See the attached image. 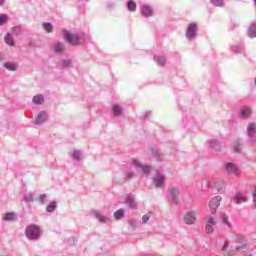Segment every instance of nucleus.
Masks as SVG:
<instances>
[{"label": "nucleus", "instance_id": "nucleus-1", "mask_svg": "<svg viewBox=\"0 0 256 256\" xmlns=\"http://www.w3.org/2000/svg\"><path fill=\"white\" fill-rule=\"evenodd\" d=\"M222 201L221 195H216L212 197L209 201V209L211 211V215L205 217V230L207 233H214V227L217 225L219 219L216 215L217 209Z\"/></svg>", "mask_w": 256, "mask_h": 256}, {"label": "nucleus", "instance_id": "nucleus-2", "mask_svg": "<svg viewBox=\"0 0 256 256\" xmlns=\"http://www.w3.org/2000/svg\"><path fill=\"white\" fill-rule=\"evenodd\" d=\"M229 255L251 256L243 235L237 237L236 245L229 251Z\"/></svg>", "mask_w": 256, "mask_h": 256}, {"label": "nucleus", "instance_id": "nucleus-3", "mask_svg": "<svg viewBox=\"0 0 256 256\" xmlns=\"http://www.w3.org/2000/svg\"><path fill=\"white\" fill-rule=\"evenodd\" d=\"M140 169L142 170V173L148 175V173L151 171V166H143L140 164V162H138V160H132L130 170L125 173L126 178L131 179V177L135 175L136 171H140Z\"/></svg>", "mask_w": 256, "mask_h": 256}, {"label": "nucleus", "instance_id": "nucleus-4", "mask_svg": "<svg viewBox=\"0 0 256 256\" xmlns=\"http://www.w3.org/2000/svg\"><path fill=\"white\" fill-rule=\"evenodd\" d=\"M25 235L27 239L35 240L39 239L41 235V230L39 225H36L35 223H31L30 225H27L25 228Z\"/></svg>", "mask_w": 256, "mask_h": 256}, {"label": "nucleus", "instance_id": "nucleus-5", "mask_svg": "<svg viewBox=\"0 0 256 256\" xmlns=\"http://www.w3.org/2000/svg\"><path fill=\"white\" fill-rule=\"evenodd\" d=\"M63 37L69 42V44H80L85 40V34L79 36V34H73L70 30H63Z\"/></svg>", "mask_w": 256, "mask_h": 256}, {"label": "nucleus", "instance_id": "nucleus-6", "mask_svg": "<svg viewBox=\"0 0 256 256\" xmlns=\"http://www.w3.org/2000/svg\"><path fill=\"white\" fill-rule=\"evenodd\" d=\"M199 215V211L197 209H190V211H186L184 214V222L187 225H193L197 221V216Z\"/></svg>", "mask_w": 256, "mask_h": 256}, {"label": "nucleus", "instance_id": "nucleus-7", "mask_svg": "<svg viewBox=\"0 0 256 256\" xmlns=\"http://www.w3.org/2000/svg\"><path fill=\"white\" fill-rule=\"evenodd\" d=\"M246 132H247V136L251 146H255L256 145V123L250 122V124H248L247 126Z\"/></svg>", "mask_w": 256, "mask_h": 256}, {"label": "nucleus", "instance_id": "nucleus-8", "mask_svg": "<svg viewBox=\"0 0 256 256\" xmlns=\"http://www.w3.org/2000/svg\"><path fill=\"white\" fill-rule=\"evenodd\" d=\"M168 199L171 203H174L175 205H178L180 203V189L179 187H170L169 188V195Z\"/></svg>", "mask_w": 256, "mask_h": 256}, {"label": "nucleus", "instance_id": "nucleus-9", "mask_svg": "<svg viewBox=\"0 0 256 256\" xmlns=\"http://www.w3.org/2000/svg\"><path fill=\"white\" fill-rule=\"evenodd\" d=\"M184 128L192 132H197L199 130V124L195 121V118H184L183 119Z\"/></svg>", "mask_w": 256, "mask_h": 256}, {"label": "nucleus", "instance_id": "nucleus-10", "mask_svg": "<svg viewBox=\"0 0 256 256\" xmlns=\"http://www.w3.org/2000/svg\"><path fill=\"white\" fill-rule=\"evenodd\" d=\"M197 31H198V24L197 22H190V24H188L187 26V30H186V37L188 39H193L197 37Z\"/></svg>", "mask_w": 256, "mask_h": 256}, {"label": "nucleus", "instance_id": "nucleus-11", "mask_svg": "<svg viewBox=\"0 0 256 256\" xmlns=\"http://www.w3.org/2000/svg\"><path fill=\"white\" fill-rule=\"evenodd\" d=\"M153 181L156 187H164L166 184V178L162 172H156Z\"/></svg>", "mask_w": 256, "mask_h": 256}, {"label": "nucleus", "instance_id": "nucleus-12", "mask_svg": "<svg viewBox=\"0 0 256 256\" xmlns=\"http://www.w3.org/2000/svg\"><path fill=\"white\" fill-rule=\"evenodd\" d=\"M125 203L130 207L131 209H137L138 203L134 197V195H126L125 197Z\"/></svg>", "mask_w": 256, "mask_h": 256}, {"label": "nucleus", "instance_id": "nucleus-13", "mask_svg": "<svg viewBox=\"0 0 256 256\" xmlns=\"http://www.w3.org/2000/svg\"><path fill=\"white\" fill-rule=\"evenodd\" d=\"M51 50H53V52L56 54H62V52L65 50L64 42H54L51 46Z\"/></svg>", "mask_w": 256, "mask_h": 256}, {"label": "nucleus", "instance_id": "nucleus-14", "mask_svg": "<svg viewBox=\"0 0 256 256\" xmlns=\"http://www.w3.org/2000/svg\"><path fill=\"white\" fill-rule=\"evenodd\" d=\"M226 171L228 172V175H240L241 173L239 168L232 163L226 164Z\"/></svg>", "mask_w": 256, "mask_h": 256}, {"label": "nucleus", "instance_id": "nucleus-15", "mask_svg": "<svg viewBox=\"0 0 256 256\" xmlns=\"http://www.w3.org/2000/svg\"><path fill=\"white\" fill-rule=\"evenodd\" d=\"M213 187H214L215 189H217V191H218L219 193H224L225 187H226L225 181H223V179H216V180L214 181Z\"/></svg>", "mask_w": 256, "mask_h": 256}, {"label": "nucleus", "instance_id": "nucleus-16", "mask_svg": "<svg viewBox=\"0 0 256 256\" xmlns=\"http://www.w3.org/2000/svg\"><path fill=\"white\" fill-rule=\"evenodd\" d=\"M141 14L143 15V17H152L154 14V11L152 7H150L149 5H142Z\"/></svg>", "mask_w": 256, "mask_h": 256}, {"label": "nucleus", "instance_id": "nucleus-17", "mask_svg": "<svg viewBox=\"0 0 256 256\" xmlns=\"http://www.w3.org/2000/svg\"><path fill=\"white\" fill-rule=\"evenodd\" d=\"M248 37L255 38L256 37V22H252L247 29Z\"/></svg>", "mask_w": 256, "mask_h": 256}, {"label": "nucleus", "instance_id": "nucleus-18", "mask_svg": "<svg viewBox=\"0 0 256 256\" xmlns=\"http://www.w3.org/2000/svg\"><path fill=\"white\" fill-rule=\"evenodd\" d=\"M94 216L96 219H98V221H101L102 223H106L108 221L107 215H104L102 211H94Z\"/></svg>", "mask_w": 256, "mask_h": 256}, {"label": "nucleus", "instance_id": "nucleus-19", "mask_svg": "<svg viewBox=\"0 0 256 256\" xmlns=\"http://www.w3.org/2000/svg\"><path fill=\"white\" fill-rule=\"evenodd\" d=\"M47 120V112H40L36 118V125L43 124Z\"/></svg>", "mask_w": 256, "mask_h": 256}, {"label": "nucleus", "instance_id": "nucleus-20", "mask_svg": "<svg viewBox=\"0 0 256 256\" xmlns=\"http://www.w3.org/2000/svg\"><path fill=\"white\" fill-rule=\"evenodd\" d=\"M154 61L158 64V66H165L167 60L165 56L154 55Z\"/></svg>", "mask_w": 256, "mask_h": 256}, {"label": "nucleus", "instance_id": "nucleus-21", "mask_svg": "<svg viewBox=\"0 0 256 256\" xmlns=\"http://www.w3.org/2000/svg\"><path fill=\"white\" fill-rule=\"evenodd\" d=\"M33 104H44L45 98L43 94H36L32 99Z\"/></svg>", "mask_w": 256, "mask_h": 256}, {"label": "nucleus", "instance_id": "nucleus-22", "mask_svg": "<svg viewBox=\"0 0 256 256\" xmlns=\"http://www.w3.org/2000/svg\"><path fill=\"white\" fill-rule=\"evenodd\" d=\"M210 148H212V150L220 152V150L222 148V144H220V142L218 140H211Z\"/></svg>", "mask_w": 256, "mask_h": 256}, {"label": "nucleus", "instance_id": "nucleus-23", "mask_svg": "<svg viewBox=\"0 0 256 256\" xmlns=\"http://www.w3.org/2000/svg\"><path fill=\"white\" fill-rule=\"evenodd\" d=\"M18 215L14 212L5 213L3 219L4 221H15L17 219Z\"/></svg>", "mask_w": 256, "mask_h": 256}, {"label": "nucleus", "instance_id": "nucleus-24", "mask_svg": "<svg viewBox=\"0 0 256 256\" xmlns=\"http://www.w3.org/2000/svg\"><path fill=\"white\" fill-rule=\"evenodd\" d=\"M221 219L224 225H226L229 229H232V223L231 221H229V215H227L226 213H223L221 215Z\"/></svg>", "mask_w": 256, "mask_h": 256}, {"label": "nucleus", "instance_id": "nucleus-25", "mask_svg": "<svg viewBox=\"0 0 256 256\" xmlns=\"http://www.w3.org/2000/svg\"><path fill=\"white\" fill-rule=\"evenodd\" d=\"M247 201L245 195H242V193H236V195H234V202L237 204L243 203Z\"/></svg>", "mask_w": 256, "mask_h": 256}, {"label": "nucleus", "instance_id": "nucleus-26", "mask_svg": "<svg viewBox=\"0 0 256 256\" xmlns=\"http://www.w3.org/2000/svg\"><path fill=\"white\" fill-rule=\"evenodd\" d=\"M4 68H6V70L15 71L18 66L15 62H4Z\"/></svg>", "mask_w": 256, "mask_h": 256}, {"label": "nucleus", "instance_id": "nucleus-27", "mask_svg": "<svg viewBox=\"0 0 256 256\" xmlns=\"http://www.w3.org/2000/svg\"><path fill=\"white\" fill-rule=\"evenodd\" d=\"M43 29H44L47 33H53V31H54V26H53V24H51V22H43Z\"/></svg>", "mask_w": 256, "mask_h": 256}, {"label": "nucleus", "instance_id": "nucleus-28", "mask_svg": "<svg viewBox=\"0 0 256 256\" xmlns=\"http://www.w3.org/2000/svg\"><path fill=\"white\" fill-rule=\"evenodd\" d=\"M4 40H5L6 44H9L10 46H14V44H15L14 38H13L12 34H10V32H7V34L4 37Z\"/></svg>", "mask_w": 256, "mask_h": 256}, {"label": "nucleus", "instance_id": "nucleus-29", "mask_svg": "<svg viewBox=\"0 0 256 256\" xmlns=\"http://www.w3.org/2000/svg\"><path fill=\"white\" fill-rule=\"evenodd\" d=\"M151 154L154 156V158H157V160H162L163 158L161 151L158 148H152Z\"/></svg>", "mask_w": 256, "mask_h": 256}, {"label": "nucleus", "instance_id": "nucleus-30", "mask_svg": "<svg viewBox=\"0 0 256 256\" xmlns=\"http://www.w3.org/2000/svg\"><path fill=\"white\" fill-rule=\"evenodd\" d=\"M251 112V108H249L248 106H244L241 110V117L247 118L248 116H250Z\"/></svg>", "mask_w": 256, "mask_h": 256}, {"label": "nucleus", "instance_id": "nucleus-31", "mask_svg": "<svg viewBox=\"0 0 256 256\" xmlns=\"http://www.w3.org/2000/svg\"><path fill=\"white\" fill-rule=\"evenodd\" d=\"M70 156L73 160L79 161L82 158V152L80 150H74Z\"/></svg>", "mask_w": 256, "mask_h": 256}, {"label": "nucleus", "instance_id": "nucleus-32", "mask_svg": "<svg viewBox=\"0 0 256 256\" xmlns=\"http://www.w3.org/2000/svg\"><path fill=\"white\" fill-rule=\"evenodd\" d=\"M55 209H57V203L55 201H51V203L46 207V211H48V213H53Z\"/></svg>", "mask_w": 256, "mask_h": 256}, {"label": "nucleus", "instance_id": "nucleus-33", "mask_svg": "<svg viewBox=\"0 0 256 256\" xmlns=\"http://www.w3.org/2000/svg\"><path fill=\"white\" fill-rule=\"evenodd\" d=\"M124 216H125V211H124V209H118V210L115 211V213H114L115 219H123Z\"/></svg>", "mask_w": 256, "mask_h": 256}, {"label": "nucleus", "instance_id": "nucleus-34", "mask_svg": "<svg viewBox=\"0 0 256 256\" xmlns=\"http://www.w3.org/2000/svg\"><path fill=\"white\" fill-rule=\"evenodd\" d=\"M61 66L63 68H70L72 66V60H70L69 58H65L64 60H62Z\"/></svg>", "mask_w": 256, "mask_h": 256}, {"label": "nucleus", "instance_id": "nucleus-35", "mask_svg": "<svg viewBox=\"0 0 256 256\" xmlns=\"http://www.w3.org/2000/svg\"><path fill=\"white\" fill-rule=\"evenodd\" d=\"M113 112H114L115 116H119L120 114H122L123 108H121V106H119V104H115L113 106Z\"/></svg>", "mask_w": 256, "mask_h": 256}, {"label": "nucleus", "instance_id": "nucleus-36", "mask_svg": "<svg viewBox=\"0 0 256 256\" xmlns=\"http://www.w3.org/2000/svg\"><path fill=\"white\" fill-rule=\"evenodd\" d=\"M243 48H244L243 44H234L232 46V51L233 52H242Z\"/></svg>", "mask_w": 256, "mask_h": 256}, {"label": "nucleus", "instance_id": "nucleus-37", "mask_svg": "<svg viewBox=\"0 0 256 256\" xmlns=\"http://www.w3.org/2000/svg\"><path fill=\"white\" fill-rule=\"evenodd\" d=\"M137 9V4L135 1H128V10L129 11H136Z\"/></svg>", "mask_w": 256, "mask_h": 256}, {"label": "nucleus", "instance_id": "nucleus-38", "mask_svg": "<svg viewBox=\"0 0 256 256\" xmlns=\"http://www.w3.org/2000/svg\"><path fill=\"white\" fill-rule=\"evenodd\" d=\"M212 5H215V7H223L224 6V0H211Z\"/></svg>", "mask_w": 256, "mask_h": 256}, {"label": "nucleus", "instance_id": "nucleus-39", "mask_svg": "<svg viewBox=\"0 0 256 256\" xmlns=\"http://www.w3.org/2000/svg\"><path fill=\"white\" fill-rule=\"evenodd\" d=\"M39 201L40 203L45 204L47 201H49V199L45 193H41V195H39Z\"/></svg>", "mask_w": 256, "mask_h": 256}, {"label": "nucleus", "instance_id": "nucleus-40", "mask_svg": "<svg viewBox=\"0 0 256 256\" xmlns=\"http://www.w3.org/2000/svg\"><path fill=\"white\" fill-rule=\"evenodd\" d=\"M24 201H27V202L34 201L33 193H26L24 195Z\"/></svg>", "mask_w": 256, "mask_h": 256}, {"label": "nucleus", "instance_id": "nucleus-41", "mask_svg": "<svg viewBox=\"0 0 256 256\" xmlns=\"http://www.w3.org/2000/svg\"><path fill=\"white\" fill-rule=\"evenodd\" d=\"M8 15H0V25H5L8 21Z\"/></svg>", "mask_w": 256, "mask_h": 256}, {"label": "nucleus", "instance_id": "nucleus-42", "mask_svg": "<svg viewBox=\"0 0 256 256\" xmlns=\"http://www.w3.org/2000/svg\"><path fill=\"white\" fill-rule=\"evenodd\" d=\"M211 182L208 180L202 181V190L207 189L208 187H210Z\"/></svg>", "mask_w": 256, "mask_h": 256}, {"label": "nucleus", "instance_id": "nucleus-43", "mask_svg": "<svg viewBox=\"0 0 256 256\" xmlns=\"http://www.w3.org/2000/svg\"><path fill=\"white\" fill-rule=\"evenodd\" d=\"M149 219H150V215H148V213H146L142 217V223H144V224L148 223Z\"/></svg>", "mask_w": 256, "mask_h": 256}, {"label": "nucleus", "instance_id": "nucleus-44", "mask_svg": "<svg viewBox=\"0 0 256 256\" xmlns=\"http://www.w3.org/2000/svg\"><path fill=\"white\" fill-rule=\"evenodd\" d=\"M13 32H14L16 35H20V33H21V28H20V26H14Z\"/></svg>", "mask_w": 256, "mask_h": 256}, {"label": "nucleus", "instance_id": "nucleus-45", "mask_svg": "<svg viewBox=\"0 0 256 256\" xmlns=\"http://www.w3.org/2000/svg\"><path fill=\"white\" fill-rule=\"evenodd\" d=\"M234 150L235 152H237L238 154H241L242 152V146L240 144L234 146Z\"/></svg>", "mask_w": 256, "mask_h": 256}, {"label": "nucleus", "instance_id": "nucleus-46", "mask_svg": "<svg viewBox=\"0 0 256 256\" xmlns=\"http://www.w3.org/2000/svg\"><path fill=\"white\" fill-rule=\"evenodd\" d=\"M229 247V242L226 241L224 245L222 246V251H226V249Z\"/></svg>", "mask_w": 256, "mask_h": 256}, {"label": "nucleus", "instance_id": "nucleus-47", "mask_svg": "<svg viewBox=\"0 0 256 256\" xmlns=\"http://www.w3.org/2000/svg\"><path fill=\"white\" fill-rule=\"evenodd\" d=\"M253 199H254V203H255V207H256V191H255V193L253 194Z\"/></svg>", "mask_w": 256, "mask_h": 256}, {"label": "nucleus", "instance_id": "nucleus-48", "mask_svg": "<svg viewBox=\"0 0 256 256\" xmlns=\"http://www.w3.org/2000/svg\"><path fill=\"white\" fill-rule=\"evenodd\" d=\"M6 0H0V6H3Z\"/></svg>", "mask_w": 256, "mask_h": 256}, {"label": "nucleus", "instance_id": "nucleus-49", "mask_svg": "<svg viewBox=\"0 0 256 256\" xmlns=\"http://www.w3.org/2000/svg\"><path fill=\"white\" fill-rule=\"evenodd\" d=\"M2 58H3V56H2V54H0V60H2Z\"/></svg>", "mask_w": 256, "mask_h": 256}, {"label": "nucleus", "instance_id": "nucleus-50", "mask_svg": "<svg viewBox=\"0 0 256 256\" xmlns=\"http://www.w3.org/2000/svg\"><path fill=\"white\" fill-rule=\"evenodd\" d=\"M130 224H131V225H133V224H134V222H133V221H130Z\"/></svg>", "mask_w": 256, "mask_h": 256}, {"label": "nucleus", "instance_id": "nucleus-51", "mask_svg": "<svg viewBox=\"0 0 256 256\" xmlns=\"http://www.w3.org/2000/svg\"><path fill=\"white\" fill-rule=\"evenodd\" d=\"M255 85H256V79H255Z\"/></svg>", "mask_w": 256, "mask_h": 256}, {"label": "nucleus", "instance_id": "nucleus-52", "mask_svg": "<svg viewBox=\"0 0 256 256\" xmlns=\"http://www.w3.org/2000/svg\"><path fill=\"white\" fill-rule=\"evenodd\" d=\"M255 1V4H256V0H254Z\"/></svg>", "mask_w": 256, "mask_h": 256}]
</instances>
